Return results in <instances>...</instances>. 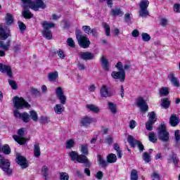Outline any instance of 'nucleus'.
<instances>
[{
    "instance_id": "obj_1",
    "label": "nucleus",
    "mask_w": 180,
    "mask_h": 180,
    "mask_svg": "<svg viewBox=\"0 0 180 180\" xmlns=\"http://www.w3.org/2000/svg\"><path fill=\"white\" fill-rule=\"evenodd\" d=\"M23 4L22 7L24 11H22V16L25 19H32L33 18V13L29 11L28 8H30L33 11H39V8L44 9L46 4L43 2V0H35L36 1H32V0H21Z\"/></svg>"
},
{
    "instance_id": "obj_2",
    "label": "nucleus",
    "mask_w": 180,
    "mask_h": 180,
    "mask_svg": "<svg viewBox=\"0 0 180 180\" xmlns=\"http://www.w3.org/2000/svg\"><path fill=\"white\" fill-rule=\"evenodd\" d=\"M69 157L72 161H77L80 164H85V167H91V162L88 158L84 155H78V153L72 150L69 153Z\"/></svg>"
},
{
    "instance_id": "obj_3",
    "label": "nucleus",
    "mask_w": 180,
    "mask_h": 180,
    "mask_svg": "<svg viewBox=\"0 0 180 180\" xmlns=\"http://www.w3.org/2000/svg\"><path fill=\"white\" fill-rule=\"evenodd\" d=\"M75 35L78 41V44L82 47V49H88V47H89L91 41H89V39L86 37V36L82 35L81 30H77Z\"/></svg>"
},
{
    "instance_id": "obj_4",
    "label": "nucleus",
    "mask_w": 180,
    "mask_h": 180,
    "mask_svg": "<svg viewBox=\"0 0 180 180\" xmlns=\"http://www.w3.org/2000/svg\"><path fill=\"white\" fill-rule=\"evenodd\" d=\"M158 136L160 141L167 143L169 141V132L167 131V127L164 124H161L158 128Z\"/></svg>"
},
{
    "instance_id": "obj_5",
    "label": "nucleus",
    "mask_w": 180,
    "mask_h": 180,
    "mask_svg": "<svg viewBox=\"0 0 180 180\" xmlns=\"http://www.w3.org/2000/svg\"><path fill=\"white\" fill-rule=\"evenodd\" d=\"M0 168L6 175L11 176L13 170L11 169V162L0 155Z\"/></svg>"
},
{
    "instance_id": "obj_6",
    "label": "nucleus",
    "mask_w": 180,
    "mask_h": 180,
    "mask_svg": "<svg viewBox=\"0 0 180 180\" xmlns=\"http://www.w3.org/2000/svg\"><path fill=\"white\" fill-rule=\"evenodd\" d=\"M13 103L14 107L18 110L23 109V108H30V104L22 97L19 98L18 96H15L13 99Z\"/></svg>"
},
{
    "instance_id": "obj_7",
    "label": "nucleus",
    "mask_w": 180,
    "mask_h": 180,
    "mask_svg": "<svg viewBox=\"0 0 180 180\" xmlns=\"http://www.w3.org/2000/svg\"><path fill=\"white\" fill-rule=\"evenodd\" d=\"M127 141H128L129 146H131V147H132V148H134L136 147V146H138L139 151H141V152L144 151V146H143L141 144V142H140V141L134 139V136H133L131 135H129Z\"/></svg>"
},
{
    "instance_id": "obj_8",
    "label": "nucleus",
    "mask_w": 180,
    "mask_h": 180,
    "mask_svg": "<svg viewBox=\"0 0 180 180\" xmlns=\"http://www.w3.org/2000/svg\"><path fill=\"white\" fill-rule=\"evenodd\" d=\"M25 134V128H20L18 131V135H13V138L15 141L18 142L20 146H23V144H26V139L23 138V135Z\"/></svg>"
},
{
    "instance_id": "obj_9",
    "label": "nucleus",
    "mask_w": 180,
    "mask_h": 180,
    "mask_svg": "<svg viewBox=\"0 0 180 180\" xmlns=\"http://www.w3.org/2000/svg\"><path fill=\"white\" fill-rule=\"evenodd\" d=\"M13 114L15 117L20 119V120H22L24 123H29L30 122V115L27 112L20 113L19 110H15Z\"/></svg>"
},
{
    "instance_id": "obj_10",
    "label": "nucleus",
    "mask_w": 180,
    "mask_h": 180,
    "mask_svg": "<svg viewBox=\"0 0 180 180\" xmlns=\"http://www.w3.org/2000/svg\"><path fill=\"white\" fill-rule=\"evenodd\" d=\"M100 96L101 98H110L115 96V92L108 89V86L103 85L100 89Z\"/></svg>"
},
{
    "instance_id": "obj_11",
    "label": "nucleus",
    "mask_w": 180,
    "mask_h": 180,
    "mask_svg": "<svg viewBox=\"0 0 180 180\" xmlns=\"http://www.w3.org/2000/svg\"><path fill=\"white\" fill-rule=\"evenodd\" d=\"M168 164H174V168H180V160L179 158L176 155V154L172 152L167 158Z\"/></svg>"
},
{
    "instance_id": "obj_12",
    "label": "nucleus",
    "mask_w": 180,
    "mask_h": 180,
    "mask_svg": "<svg viewBox=\"0 0 180 180\" xmlns=\"http://www.w3.org/2000/svg\"><path fill=\"white\" fill-rule=\"evenodd\" d=\"M136 106H138L139 108H140L141 111L143 113H146V112H148V105H147V103L143 98V97H139L136 99Z\"/></svg>"
},
{
    "instance_id": "obj_13",
    "label": "nucleus",
    "mask_w": 180,
    "mask_h": 180,
    "mask_svg": "<svg viewBox=\"0 0 180 180\" xmlns=\"http://www.w3.org/2000/svg\"><path fill=\"white\" fill-rule=\"evenodd\" d=\"M11 37V30L5 25H0V40H6Z\"/></svg>"
},
{
    "instance_id": "obj_14",
    "label": "nucleus",
    "mask_w": 180,
    "mask_h": 180,
    "mask_svg": "<svg viewBox=\"0 0 180 180\" xmlns=\"http://www.w3.org/2000/svg\"><path fill=\"white\" fill-rule=\"evenodd\" d=\"M111 77H112L114 79H120V82H124V79H126V72L120 70H119V72L112 71Z\"/></svg>"
},
{
    "instance_id": "obj_15",
    "label": "nucleus",
    "mask_w": 180,
    "mask_h": 180,
    "mask_svg": "<svg viewBox=\"0 0 180 180\" xmlns=\"http://www.w3.org/2000/svg\"><path fill=\"white\" fill-rule=\"evenodd\" d=\"M15 161L18 165H20L22 168H27V160L26 158L22 156L20 153H16Z\"/></svg>"
},
{
    "instance_id": "obj_16",
    "label": "nucleus",
    "mask_w": 180,
    "mask_h": 180,
    "mask_svg": "<svg viewBox=\"0 0 180 180\" xmlns=\"http://www.w3.org/2000/svg\"><path fill=\"white\" fill-rule=\"evenodd\" d=\"M56 94L58 99L60 101V103H62V105H65L67 102V97L64 96V92L63 91V89L61 87H58L56 89Z\"/></svg>"
},
{
    "instance_id": "obj_17",
    "label": "nucleus",
    "mask_w": 180,
    "mask_h": 180,
    "mask_svg": "<svg viewBox=\"0 0 180 180\" xmlns=\"http://www.w3.org/2000/svg\"><path fill=\"white\" fill-rule=\"evenodd\" d=\"M0 72L3 74L7 73L8 77L10 78L12 77V68L8 65L0 63Z\"/></svg>"
},
{
    "instance_id": "obj_18",
    "label": "nucleus",
    "mask_w": 180,
    "mask_h": 180,
    "mask_svg": "<svg viewBox=\"0 0 180 180\" xmlns=\"http://www.w3.org/2000/svg\"><path fill=\"white\" fill-rule=\"evenodd\" d=\"M179 117L176 114H172L169 118V124L172 127H176L179 124Z\"/></svg>"
},
{
    "instance_id": "obj_19",
    "label": "nucleus",
    "mask_w": 180,
    "mask_h": 180,
    "mask_svg": "<svg viewBox=\"0 0 180 180\" xmlns=\"http://www.w3.org/2000/svg\"><path fill=\"white\" fill-rule=\"evenodd\" d=\"M79 56L80 58H82V60H84L85 61L94 60V53L91 52H81Z\"/></svg>"
},
{
    "instance_id": "obj_20",
    "label": "nucleus",
    "mask_w": 180,
    "mask_h": 180,
    "mask_svg": "<svg viewBox=\"0 0 180 180\" xmlns=\"http://www.w3.org/2000/svg\"><path fill=\"white\" fill-rule=\"evenodd\" d=\"M65 104H56L53 107V110L56 115H61L64 110H65V108L64 107Z\"/></svg>"
},
{
    "instance_id": "obj_21",
    "label": "nucleus",
    "mask_w": 180,
    "mask_h": 180,
    "mask_svg": "<svg viewBox=\"0 0 180 180\" xmlns=\"http://www.w3.org/2000/svg\"><path fill=\"white\" fill-rule=\"evenodd\" d=\"M94 122V120H92L91 117H86L81 120V126H83L84 127H88Z\"/></svg>"
},
{
    "instance_id": "obj_22",
    "label": "nucleus",
    "mask_w": 180,
    "mask_h": 180,
    "mask_svg": "<svg viewBox=\"0 0 180 180\" xmlns=\"http://www.w3.org/2000/svg\"><path fill=\"white\" fill-rule=\"evenodd\" d=\"M101 63L103 70L105 71H109V61L105 58V56H101Z\"/></svg>"
},
{
    "instance_id": "obj_23",
    "label": "nucleus",
    "mask_w": 180,
    "mask_h": 180,
    "mask_svg": "<svg viewBox=\"0 0 180 180\" xmlns=\"http://www.w3.org/2000/svg\"><path fill=\"white\" fill-rule=\"evenodd\" d=\"M86 109L90 110V112H93L94 113H99L100 110L98 106L94 105V104H87L86 105Z\"/></svg>"
},
{
    "instance_id": "obj_24",
    "label": "nucleus",
    "mask_w": 180,
    "mask_h": 180,
    "mask_svg": "<svg viewBox=\"0 0 180 180\" xmlns=\"http://www.w3.org/2000/svg\"><path fill=\"white\" fill-rule=\"evenodd\" d=\"M42 26L44 27V30H50V29L56 27V25L54 23L48 21H44L42 22Z\"/></svg>"
},
{
    "instance_id": "obj_25",
    "label": "nucleus",
    "mask_w": 180,
    "mask_h": 180,
    "mask_svg": "<svg viewBox=\"0 0 180 180\" xmlns=\"http://www.w3.org/2000/svg\"><path fill=\"white\" fill-rule=\"evenodd\" d=\"M116 161H117V157L115 154L110 153L107 156V162L109 164H114Z\"/></svg>"
},
{
    "instance_id": "obj_26",
    "label": "nucleus",
    "mask_w": 180,
    "mask_h": 180,
    "mask_svg": "<svg viewBox=\"0 0 180 180\" xmlns=\"http://www.w3.org/2000/svg\"><path fill=\"white\" fill-rule=\"evenodd\" d=\"M170 105H171V101H169V98H165L161 99L160 105L164 109H168V108H169Z\"/></svg>"
},
{
    "instance_id": "obj_27",
    "label": "nucleus",
    "mask_w": 180,
    "mask_h": 180,
    "mask_svg": "<svg viewBox=\"0 0 180 180\" xmlns=\"http://www.w3.org/2000/svg\"><path fill=\"white\" fill-rule=\"evenodd\" d=\"M170 82L174 85V86H176V88H179L180 84H179V80L174 76V74L170 75Z\"/></svg>"
},
{
    "instance_id": "obj_28",
    "label": "nucleus",
    "mask_w": 180,
    "mask_h": 180,
    "mask_svg": "<svg viewBox=\"0 0 180 180\" xmlns=\"http://www.w3.org/2000/svg\"><path fill=\"white\" fill-rule=\"evenodd\" d=\"M159 94L160 96H168L169 95V88L162 86L159 91Z\"/></svg>"
},
{
    "instance_id": "obj_29",
    "label": "nucleus",
    "mask_w": 180,
    "mask_h": 180,
    "mask_svg": "<svg viewBox=\"0 0 180 180\" xmlns=\"http://www.w3.org/2000/svg\"><path fill=\"white\" fill-rule=\"evenodd\" d=\"M58 78V72H49L48 75V79L49 81L56 82V79Z\"/></svg>"
},
{
    "instance_id": "obj_30",
    "label": "nucleus",
    "mask_w": 180,
    "mask_h": 180,
    "mask_svg": "<svg viewBox=\"0 0 180 180\" xmlns=\"http://www.w3.org/2000/svg\"><path fill=\"white\" fill-rule=\"evenodd\" d=\"M42 34L47 40H51L53 39V34L50 30H44Z\"/></svg>"
},
{
    "instance_id": "obj_31",
    "label": "nucleus",
    "mask_w": 180,
    "mask_h": 180,
    "mask_svg": "<svg viewBox=\"0 0 180 180\" xmlns=\"http://www.w3.org/2000/svg\"><path fill=\"white\" fill-rule=\"evenodd\" d=\"M111 12L112 16H122L124 15V13L122 11V8H113Z\"/></svg>"
},
{
    "instance_id": "obj_32",
    "label": "nucleus",
    "mask_w": 180,
    "mask_h": 180,
    "mask_svg": "<svg viewBox=\"0 0 180 180\" xmlns=\"http://www.w3.org/2000/svg\"><path fill=\"white\" fill-rule=\"evenodd\" d=\"M10 46L11 40H8L6 44L4 41H0V49H3L5 51H8V50H9Z\"/></svg>"
},
{
    "instance_id": "obj_33",
    "label": "nucleus",
    "mask_w": 180,
    "mask_h": 180,
    "mask_svg": "<svg viewBox=\"0 0 180 180\" xmlns=\"http://www.w3.org/2000/svg\"><path fill=\"white\" fill-rule=\"evenodd\" d=\"M41 154V152L40 151V146L39 143H36L34 145V155L36 157V158H39L40 157V155Z\"/></svg>"
},
{
    "instance_id": "obj_34",
    "label": "nucleus",
    "mask_w": 180,
    "mask_h": 180,
    "mask_svg": "<svg viewBox=\"0 0 180 180\" xmlns=\"http://www.w3.org/2000/svg\"><path fill=\"white\" fill-rule=\"evenodd\" d=\"M98 161L99 165H101L102 168H105V167H108V161L106 162V160H105L101 155H98Z\"/></svg>"
},
{
    "instance_id": "obj_35",
    "label": "nucleus",
    "mask_w": 180,
    "mask_h": 180,
    "mask_svg": "<svg viewBox=\"0 0 180 180\" xmlns=\"http://www.w3.org/2000/svg\"><path fill=\"white\" fill-rule=\"evenodd\" d=\"M5 19H6V23L8 26L12 25V23H13V15H12V14L7 13L6 15Z\"/></svg>"
},
{
    "instance_id": "obj_36",
    "label": "nucleus",
    "mask_w": 180,
    "mask_h": 180,
    "mask_svg": "<svg viewBox=\"0 0 180 180\" xmlns=\"http://www.w3.org/2000/svg\"><path fill=\"white\" fill-rule=\"evenodd\" d=\"M148 5H150V1L148 0H141L139 2L140 9H147L148 8Z\"/></svg>"
},
{
    "instance_id": "obj_37",
    "label": "nucleus",
    "mask_w": 180,
    "mask_h": 180,
    "mask_svg": "<svg viewBox=\"0 0 180 180\" xmlns=\"http://www.w3.org/2000/svg\"><path fill=\"white\" fill-rule=\"evenodd\" d=\"M80 151L83 155H88L89 154V150H88V144L84 143L83 145H81L80 146Z\"/></svg>"
},
{
    "instance_id": "obj_38",
    "label": "nucleus",
    "mask_w": 180,
    "mask_h": 180,
    "mask_svg": "<svg viewBox=\"0 0 180 180\" xmlns=\"http://www.w3.org/2000/svg\"><path fill=\"white\" fill-rule=\"evenodd\" d=\"M148 15H150V13L147 8H140L139 16L141 18H147Z\"/></svg>"
},
{
    "instance_id": "obj_39",
    "label": "nucleus",
    "mask_w": 180,
    "mask_h": 180,
    "mask_svg": "<svg viewBox=\"0 0 180 180\" xmlns=\"http://www.w3.org/2000/svg\"><path fill=\"white\" fill-rule=\"evenodd\" d=\"M148 117L149 122H154V123L157 122V115H155V112L154 111L149 112L148 115Z\"/></svg>"
},
{
    "instance_id": "obj_40",
    "label": "nucleus",
    "mask_w": 180,
    "mask_h": 180,
    "mask_svg": "<svg viewBox=\"0 0 180 180\" xmlns=\"http://www.w3.org/2000/svg\"><path fill=\"white\" fill-rule=\"evenodd\" d=\"M131 180H139V172L136 169H132L130 175Z\"/></svg>"
},
{
    "instance_id": "obj_41",
    "label": "nucleus",
    "mask_w": 180,
    "mask_h": 180,
    "mask_svg": "<svg viewBox=\"0 0 180 180\" xmlns=\"http://www.w3.org/2000/svg\"><path fill=\"white\" fill-rule=\"evenodd\" d=\"M108 108L110 109L111 113H112L113 115L116 114V112H117L116 105L113 103H108Z\"/></svg>"
},
{
    "instance_id": "obj_42",
    "label": "nucleus",
    "mask_w": 180,
    "mask_h": 180,
    "mask_svg": "<svg viewBox=\"0 0 180 180\" xmlns=\"http://www.w3.org/2000/svg\"><path fill=\"white\" fill-rule=\"evenodd\" d=\"M114 150L117 151V155L118 158H122L123 154L122 153V151L120 150V146H119V144L115 143L114 144Z\"/></svg>"
},
{
    "instance_id": "obj_43",
    "label": "nucleus",
    "mask_w": 180,
    "mask_h": 180,
    "mask_svg": "<svg viewBox=\"0 0 180 180\" xmlns=\"http://www.w3.org/2000/svg\"><path fill=\"white\" fill-rule=\"evenodd\" d=\"M75 146V141L74 139L68 140L65 143V147L68 150L72 148Z\"/></svg>"
},
{
    "instance_id": "obj_44",
    "label": "nucleus",
    "mask_w": 180,
    "mask_h": 180,
    "mask_svg": "<svg viewBox=\"0 0 180 180\" xmlns=\"http://www.w3.org/2000/svg\"><path fill=\"white\" fill-rule=\"evenodd\" d=\"M148 139L149 141H151V143H157V136H155V133L154 131L149 134Z\"/></svg>"
},
{
    "instance_id": "obj_45",
    "label": "nucleus",
    "mask_w": 180,
    "mask_h": 180,
    "mask_svg": "<svg viewBox=\"0 0 180 180\" xmlns=\"http://www.w3.org/2000/svg\"><path fill=\"white\" fill-rule=\"evenodd\" d=\"M30 117L34 121L36 122L37 120H39V117L37 116V112L34 110H31L30 111Z\"/></svg>"
},
{
    "instance_id": "obj_46",
    "label": "nucleus",
    "mask_w": 180,
    "mask_h": 180,
    "mask_svg": "<svg viewBox=\"0 0 180 180\" xmlns=\"http://www.w3.org/2000/svg\"><path fill=\"white\" fill-rule=\"evenodd\" d=\"M142 158L147 164L151 161V156L147 152L143 153Z\"/></svg>"
},
{
    "instance_id": "obj_47",
    "label": "nucleus",
    "mask_w": 180,
    "mask_h": 180,
    "mask_svg": "<svg viewBox=\"0 0 180 180\" xmlns=\"http://www.w3.org/2000/svg\"><path fill=\"white\" fill-rule=\"evenodd\" d=\"M4 154L8 155L11 154V148L9 147V145H5L4 146L1 147V151Z\"/></svg>"
},
{
    "instance_id": "obj_48",
    "label": "nucleus",
    "mask_w": 180,
    "mask_h": 180,
    "mask_svg": "<svg viewBox=\"0 0 180 180\" xmlns=\"http://www.w3.org/2000/svg\"><path fill=\"white\" fill-rule=\"evenodd\" d=\"M103 26L105 29V35L110 36V27H109V25H108L106 22H104L103 23Z\"/></svg>"
},
{
    "instance_id": "obj_49",
    "label": "nucleus",
    "mask_w": 180,
    "mask_h": 180,
    "mask_svg": "<svg viewBox=\"0 0 180 180\" xmlns=\"http://www.w3.org/2000/svg\"><path fill=\"white\" fill-rule=\"evenodd\" d=\"M154 121H148L146 123V130H148L149 131H151L153 130V125L155 124Z\"/></svg>"
},
{
    "instance_id": "obj_50",
    "label": "nucleus",
    "mask_w": 180,
    "mask_h": 180,
    "mask_svg": "<svg viewBox=\"0 0 180 180\" xmlns=\"http://www.w3.org/2000/svg\"><path fill=\"white\" fill-rule=\"evenodd\" d=\"M141 37L143 41H150L151 37L148 33L143 32L141 34Z\"/></svg>"
},
{
    "instance_id": "obj_51",
    "label": "nucleus",
    "mask_w": 180,
    "mask_h": 180,
    "mask_svg": "<svg viewBox=\"0 0 180 180\" xmlns=\"http://www.w3.org/2000/svg\"><path fill=\"white\" fill-rule=\"evenodd\" d=\"M41 173L45 179L47 178V176H49V168L47 167V166H44L42 167Z\"/></svg>"
},
{
    "instance_id": "obj_52",
    "label": "nucleus",
    "mask_w": 180,
    "mask_h": 180,
    "mask_svg": "<svg viewBox=\"0 0 180 180\" xmlns=\"http://www.w3.org/2000/svg\"><path fill=\"white\" fill-rule=\"evenodd\" d=\"M60 180H68L70 179V176L67 172H60Z\"/></svg>"
},
{
    "instance_id": "obj_53",
    "label": "nucleus",
    "mask_w": 180,
    "mask_h": 180,
    "mask_svg": "<svg viewBox=\"0 0 180 180\" xmlns=\"http://www.w3.org/2000/svg\"><path fill=\"white\" fill-rule=\"evenodd\" d=\"M57 54L60 60L65 58V52L63 49H58Z\"/></svg>"
},
{
    "instance_id": "obj_54",
    "label": "nucleus",
    "mask_w": 180,
    "mask_h": 180,
    "mask_svg": "<svg viewBox=\"0 0 180 180\" xmlns=\"http://www.w3.org/2000/svg\"><path fill=\"white\" fill-rule=\"evenodd\" d=\"M67 44L69 46V47H72V49H74L75 47V42L74 41V39L72 38H68L67 39Z\"/></svg>"
},
{
    "instance_id": "obj_55",
    "label": "nucleus",
    "mask_w": 180,
    "mask_h": 180,
    "mask_svg": "<svg viewBox=\"0 0 180 180\" xmlns=\"http://www.w3.org/2000/svg\"><path fill=\"white\" fill-rule=\"evenodd\" d=\"M8 84L11 86L12 89H18V84L15 80L9 79Z\"/></svg>"
},
{
    "instance_id": "obj_56",
    "label": "nucleus",
    "mask_w": 180,
    "mask_h": 180,
    "mask_svg": "<svg viewBox=\"0 0 180 180\" xmlns=\"http://www.w3.org/2000/svg\"><path fill=\"white\" fill-rule=\"evenodd\" d=\"M20 49H22V45H20V44H15L13 47L14 53H19L20 51Z\"/></svg>"
},
{
    "instance_id": "obj_57",
    "label": "nucleus",
    "mask_w": 180,
    "mask_h": 180,
    "mask_svg": "<svg viewBox=\"0 0 180 180\" xmlns=\"http://www.w3.org/2000/svg\"><path fill=\"white\" fill-rule=\"evenodd\" d=\"M160 25L163 27H167V26H168V20H167L166 18H161Z\"/></svg>"
},
{
    "instance_id": "obj_58",
    "label": "nucleus",
    "mask_w": 180,
    "mask_h": 180,
    "mask_svg": "<svg viewBox=\"0 0 180 180\" xmlns=\"http://www.w3.org/2000/svg\"><path fill=\"white\" fill-rule=\"evenodd\" d=\"M174 140L178 143L180 141L179 130H176L174 132Z\"/></svg>"
},
{
    "instance_id": "obj_59",
    "label": "nucleus",
    "mask_w": 180,
    "mask_h": 180,
    "mask_svg": "<svg viewBox=\"0 0 180 180\" xmlns=\"http://www.w3.org/2000/svg\"><path fill=\"white\" fill-rule=\"evenodd\" d=\"M18 25L19 27V29L21 30H26V25H25V23H23L21 21H18Z\"/></svg>"
},
{
    "instance_id": "obj_60",
    "label": "nucleus",
    "mask_w": 180,
    "mask_h": 180,
    "mask_svg": "<svg viewBox=\"0 0 180 180\" xmlns=\"http://www.w3.org/2000/svg\"><path fill=\"white\" fill-rule=\"evenodd\" d=\"M40 122H41V123H44V124H47V123L50 122V120L47 117H41Z\"/></svg>"
},
{
    "instance_id": "obj_61",
    "label": "nucleus",
    "mask_w": 180,
    "mask_h": 180,
    "mask_svg": "<svg viewBox=\"0 0 180 180\" xmlns=\"http://www.w3.org/2000/svg\"><path fill=\"white\" fill-rule=\"evenodd\" d=\"M115 67L118 69V71H124L123 63H122V62H118Z\"/></svg>"
},
{
    "instance_id": "obj_62",
    "label": "nucleus",
    "mask_w": 180,
    "mask_h": 180,
    "mask_svg": "<svg viewBox=\"0 0 180 180\" xmlns=\"http://www.w3.org/2000/svg\"><path fill=\"white\" fill-rule=\"evenodd\" d=\"M82 29H83L84 32L85 33H86L87 34H89V33L91 32V27H89L88 25L83 26Z\"/></svg>"
},
{
    "instance_id": "obj_63",
    "label": "nucleus",
    "mask_w": 180,
    "mask_h": 180,
    "mask_svg": "<svg viewBox=\"0 0 180 180\" xmlns=\"http://www.w3.org/2000/svg\"><path fill=\"white\" fill-rule=\"evenodd\" d=\"M174 12H176L177 13H180V4H175L174 5Z\"/></svg>"
},
{
    "instance_id": "obj_64",
    "label": "nucleus",
    "mask_w": 180,
    "mask_h": 180,
    "mask_svg": "<svg viewBox=\"0 0 180 180\" xmlns=\"http://www.w3.org/2000/svg\"><path fill=\"white\" fill-rule=\"evenodd\" d=\"M124 20L127 22V23H130L131 20H130V13H127L124 15Z\"/></svg>"
}]
</instances>
